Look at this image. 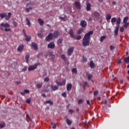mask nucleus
Instances as JSON below:
<instances>
[{
  "label": "nucleus",
  "instance_id": "nucleus-57",
  "mask_svg": "<svg viewBox=\"0 0 129 129\" xmlns=\"http://www.w3.org/2000/svg\"><path fill=\"white\" fill-rule=\"evenodd\" d=\"M120 31L121 33H122L124 31V29L123 28V27L120 28Z\"/></svg>",
  "mask_w": 129,
  "mask_h": 129
},
{
  "label": "nucleus",
  "instance_id": "nucleus-6",
  "mask_svg": "<svg viewBox=\"0 0 129 129\" xmlns=\"http://www.w3.org/2000/svg\"><path fill=\"white\" fill-rule=\"evenodd\" d=\"M80 25L82 26V28H85L87 26V22L85 20H81Z\"/></svg>",
  "mask_w": 129,
  "mask_h": 129
},
{
  "label": "nucleus",
  "instance_id": "nucleus-47",
  "mask_svg": "<svg viewBox=\"0 0 129 129\" xmlns=\"http://www.w3.org/2000/svg\"><path fill=\"white\" fill-rule=\"evenodd\" d=\"M26 11L27 13H29L30 12V10H32V8L30 7L29 8H26Z\"/></svg>",
  "mask_w": 129,
  "mask_h": 129
},
{
  "label": "nucleus",
  "instance_id": "nucleus-28",
  "mask_svg": "<svg viewBox=\"0 0 129 129\" xmlns=\"http://www.w3.org/2000/svg\"><path fill=\"white\" fill-rule=\"evenodd\" d=\"M124 62L126 63V64L128 63L129 62V56H127V57H125L124 58Z\"/></svg>",
  "mask_w": 129,
  "mask_h": 129
},
{
  "label": "nucleus",
  "instance_id": "nucleus-4",
  "mask_svg": "<svg viewBox=\"0 0 129 129\" xmlns=\"http://www.w3.org/2000/svg\"><path fill=\"white\" fill-rule=\"evenodd\" d=\"M22 33H23V34L24 36V37H26L25 41L26 42H30V41H31V39H32V37H31V36H28V35H27V34H26V32L25 31V29H23Z\"/></svg>",
  "mask_w": 129,
  "mask_h": 129
},
{
  "label": "nucleus",
  "instance_id": "nucleus-26",
  "mask_svg": "<svg viewBox=\"0 0 129 129\" xmlns=\"http://www.w3.org/2000/svg\"><path fill=\"white\" fill-rule=\"evenodd\" d=\"M66 122L69 125H71V124H72V121L68 118L67 119Z\"/></svg>",
  "mask_w": 129,
  "mask_h": 129
},
{
  "label": "nucleus",
  "instance_id": "nucleus-49",
  "mask_svg": "<svg viewBox=\"0 0 129 129\" xmlns=\"http://www.w3.org/2000/svg\"><path fill=\"white\" fill-rule=\"evenodd\" d=\"M43 55V52H40L38 55H37V58H40L41 56Z\"/></svg>",
  "mask_w": 129,
  "mask_h": 129
},
{
  "label": "nucleus",
  "instance_id": "nucleus-19",
  "mask_svg": "<svg viewBox=\"0 0 129 129\" xmlns=\"http://www.w3.org/2000/svg\"><path fill=\"white\" fill-rule=\"evenodd\" d=\"M59 19H60V20H62L63 22H66V21H67V16L64 15V17H59Z\"/></svg>",
  "mask_w": 129,
  "mask_h": 129
},
{
  "label": "nucleus",
  "instance_id": "nucleus-13",
  "mask_svg": "<svg viewBox=\"0 0 129 129\" xmlns=\"http://www.w3.org/2000/svg\"><path fill=\"white\" fill-rule=\"evenodd\" d=\"M23 49H24V45L21 44L20 45H19L17 48V51L18 52H22V51H23Z\"/></svg>",
  "mask_w": 129,
  "mask_h": 129
},
{
  "label": "nucleus",
  "instance_id": "nucleus-36",
  "mask_svg": "<svg viewBox=\"0 0 129 129\" xmlns=\"http://www.w3.org/2000/svg\"><path fill=\"white\" fill-rule=\"evenodd\" d=\"M49 57H51L52 60H54V59H55V55L52 54V53H50L48 54Z\"/></svg>",
  "mask_w": 129,
  "mask_h": 129
},
{
  "label": "nucleus",
  "instance_id": "nucleus-31",
  "mask_svg": "<svg viewBox=\"0 0 129 129\" xmlns=\"http://www.w3.org/2000/svg\"><path fill=\"white\" fill-rule=\"evenodd\" d=\"M86 76H87L88 80H91V78H92V75H90L89 74H87L86 75Z\"/></svg>",
  "mask_w": 129,
  "mask_h": 129
},
{
  "label": "nucleus",
  "instance_id": "nucleus-8",
  "mask_svg": "<svg viewBox=\"0 0 129 129\" xmlns=\"http://www.w3.org/2000/svg\"><path fill=\"white\" fill-rule=\"evenodd\" d=\"M55 82L59 86H63V85H65V84H66V80H63L62 82H58V81H56Z\"/></svg>",
  "mask_w": 129,
  "mask_h": 129
},
{
  "label": "nucleus",
  "instance_id": "nucleus-17",
  "mask_svg": "<svg viewBox=\"0 0 129 129\" xmlns=\"http://www.w3.org/2000/svg\"><path fill=\"white\" fill-rule=\"evenodd\" d=\"M119 29V27L116 26L115 30L114 31L115 36H117V35L118 34Z\"/></svg>",
  "mask_w": 129,
  "mask_h": 129
},
{
  "label": "nucleus",
  "instance_id": "nucleus-53",
  "mask_svg": "<svg viewBox=\"0 0 129 129\" xmlns=\"http://www.w3.org/2000/svg\"><path fill=\"white\" fill-rule=\"evenodd\" d=\"M82 102H83V100L82 99H80L78 102V104H81V103H82Z\"/></svg>",
  "mask_w": 129,
  "mask_h": 129
},
{
  "label": "nucleus",
  "instance_id": "nucleus-62",
  "mask_svg": "<svg viewBox=\"0 0 129 129\" xmlns=\"http://www.w3.org/2000/svg\"><path fill=\"white\" fill-rule=\"evenodd\" d=\"M56 124L54 123V124L52 126V128L55 129V128H56Z\"/></svg>",
  "mask_w": 129,
  "mask_h": 129
},
{
  "label": "nucleus",
  "instance_id": "nucleus-48",
  "mask_svg": "<svg viewBox=\"0 0 129 129\" xmlns=\"http://www.w3.org/2000/svg\"><path fill=\"white\" fill-rule=\"evenodd\" d=\"M5 126H6V124L5 123H4L2 124H0V128H3V127H5Z\"/></svg>",
  "mask_w": 129,
  "mask_h": 129
},
{
  "label": "nucleus",
  "instance_id": "nucleus-60",
  "mask_svg": "<svg viewBox=\"0 0 129 129\" xmlns=\"http://www.w3.org/2000/svg\"><path fill=\"white\" fill-rule=\"evenodd\" d=\"M23 71H27V67H25L23 69H22Z\"/></svg>",
  "mask_w": 129,
  "mask_h": 129
},
{
  "label": "nucleus",
  "instance_id": "nucleus-34",
  "mask_svg": "<svg viewBox=\"0 0 129 129\" xmlns=\"http://www.w3.org/2000/svg\"><path fill=\"white\" fill-rule=\"evenodd\" d=\"M94 16L95 18L98 19V18H99V13H98V12H95Z\"/></svg>",
  "mask_w": 129,
  "mask_h": 129
},
{
  "label": "nucleus",
  "instance_id": "nucleus-23",
  "mask_svg": "<svg viewBox=\"0 0 129 129\" xmlns=\"http://www.w3.org/2000/svg\"><path fill=\"white\" fill-rule=\"evenodd\" d=\"M33 47L34 50H35V51H38V45H37V44L33 43Z\"/></svg>",
  "mask_w": 129,
  "mask_h": 129
},
{
  "label": "nucleus",
  "instance_id": "nucleus-14",
  "mask_svg": "<svg viewBox=\"0 0 129 129\" xmlns=\"http://www.w3.org/2000/svg\"><path fill=\"white\" fill-rule=\"evenodd\" d=\"M69 34L70 35L72 38H75V36H74V32L72 29H70L69 31Z\"/></svg>",
  "mask_w": 129,
  "mask_h": 129
},
{
  "label": "nucleus",
  "instance_id": "nucleus-42",
  "mask_svg": "<svg viewBox=\"0 0 129 129\" xmlns=\"http://www.w3.org/2000/svg\"><path fill=\"white\" fill-rule=\"evenodd\" d=\"M61 58L64 61H66V56H65V55H64V54H61Z\"/></svg>",
  "mask_w": 129,
  "mask_h": 129
},
{
  "label": "nucleus",
  "instance_id": "nucleus-41",
  "mask_svg": "<svg viewBox=\"0 0 129 129\" xmlns=\"http://www.w3.org/2000/svg\"><path fill=\"white\" fill-rule=\"evenodd\" d=\"M87 85H88V83H87V82H84V89H85V88H86V86H87Z\"/></svg>",
  "mask_w": 129,
  "mask_h": 129
},
{
  "label": "nucleus",
  "instance_id": "nucleus-18",
  "mask_svg": "<svg viewBox=\"0 0 129 129\" xmlns=\"http://www.w3.org/2000/svg\"><path fill=\"white\" fill-rule=\"evenodd\" d=\"M38 21L39 22V23L40 26H43L44 25V21L42 20L41 18H38Z\"/></svg>",
  "mask_w": 129,
  "mask_h": 129
},
{
  "label": "nucleus",
  "instance_id": "nucleus-11",
  "mask_svg": "<svg viewBox=\"0 0 129 129\" xmlns=\"http://www.w3.org/2000/svg\"><path fill=\"white\" fill-rule=\"evenodd\" d=\"M75 7H76V9L78 10H80L81 9V5L79 2H76L75 4Z\"/></svg>",
  "mask_w": 129,
  "mask_h": 129
},
{
  "label": "nucleus",
  "instance_id": "nucleus-55",
  "mask_svg": "<svg viewBox=\"0 0 129 129\" xmlns=\"http://www.w3.org/2000/svg\"><path fill=\"white\" fill-rule=\"evenodd\" d=\"M29 92H30V91L29 90H27V89H25L24 90V93H29Z\"/></svg>",
  "mask_w": 129,
  "mask_h": 129
},
{
  "label": "nucleus",
  "instance_id": "nucleus-37",
  "mask_svg": "<svg viewBox=\"0 0 129 129\" xmlns=\"http://www.w3.org/2000/svg\"><path fill=\"white\" fill-rule=\"evenodd\" d=\"M45 103L50 104V105H53V103L51 100L46 101Z\"/></svg>",
  "mask_w": 129,
  "mask_h": 129
},
{
  "label": "nucleus",
  "instance_id": "nucleus-35",
  "mask_svg": "<svg viewBox=\"0 0 129 129\" xmlns=\"http://www.w3.org/2000/svg\"><path fill=\"white\" fill-rule=\"evenodd\" d=\"M127 20H128V17H125L123 19V23H124V24H126V23H127Z\"/></svg>",
  "mask_w": 129,
  "mask_h": 129
},
{
  "label": "nucleus",
  "instance_id": "nucleus-45",
  "mask_svg": "<svg viewBox=\"0 0 129 129\" xmlns=\"http://www.w3.org/2000/svg\"><path fill=\"white\" fill-rule=\"evenodd\" d=\"M49 80H50V79H49V78L46 77V78L44 79V81L45 82H49Z\"/></svg>",
  "mask_w": 129,
  "mask_h": 129
},
{
  "label": "nucleus",
  "instance_id": "nucleus-25",
  "mask_svg": "<svg viewBox=\"0 0 129 129\" xmlns=\"http://www.w3.org/2000/svg\"><path fill=\"white\" fill-rule=\"evenodd\" d=\"M62 42H63V38H59L57 41V43L58 45H60V44H62Z\"/></svg>",
  "mask_w": 129,
  "mask_h": 129
},
{
  "label": "nucleus",
  "instance_id": "nucleus-51",
  "mask_svg": "<svg viewBox=\"0 0 129 129\" xmlns=\"http://www.w3.org/2000/svg\"><path fill=\"white\" fill-rule=\"evenodd\" d=\"M76 40H81V36L80 35H78L76 38Z\"/></svg>",
  "mask_w": 129,
  "mask_h": 129
},
{
  "label": "nucleus",
  "instance_id": "nucleus-38",
  "mask_svg": "<svg viewBox=\"0 0 129 129\" xmlns=\"http://www.w3.org/2000/svg\"><path fill=\"white\" fill-rule=\"evenodd\" d=\"M26 22H27V25L30 27L31 26V23L30 22V20L28 18H26Z\"/></svg>",
  "mask_w": 129,
  "mask_h": 129
},
{
  "label": "nucleus",
  "instance_id": "nucleus-64",
  "mask_svg": "<svg viewBox=\"0 0 129 129\" xmlns=\"http://www.w3.org/2000/svg\"><path fill=\"white\" fill-rule=\"evenodd\" d=\"M42 96H43V97H45V98H46V94H42Z\"/></svg>",
  "mask_w": 129,
  "mask_h": 129
},
{
  "label": "nucleus",
  "instance_id": "nucleus-21",
  "mask_svg": "<svg viewBox=\"0 0 129 129\" xmlns=\"http://www.w3.org/2000/svg\"><path fill=\"white\" fill-rule=\"evenodd\" d=\"M84 29L82 28H81L80 29H79L77 31V35H80V34H81V33H82V32H83Z\"/></svg>",
  "mask_w": 129,
  "mask_h": 129
},
{
  "label": "nucleus",
  "instance_id": "nucleus-56",
  "mask_svg": "<svg viewBox=\"0 0 129 129\" xmlns=\"http://www.w3.org/2000/svg\"><path fill=\"white\" fill-rule=\"evenodd\" d=\"M26 103H30L31 102V99H28L27 100H26Z\"/></svg>",
  "mask_w": 129,
  "mask_h": 129
},
{
  "label": "nucleus",
  "instance_id": "nucleus-29",
  "mask_svg": "<svg viewBox=\"0 0 129 129\" xmlns=\"http://www.w3.org/2000/svg\"><path fill=\"white\" fill-rule=\"evenodd\" d=\"M90 8H91V5L89 3L87 5L86 10L87 11H90Z\"/></svg>",
  "mask_w": 129,
  "mask_h": 129
},
{
  "label": "nucleus",
  "instance_id": "nucleus-24",
  "mask_svg": "<svg viewBox=\"0 0 129 129\" xmlns=\"http://www.w3.org/2000/svg\"><path fill=\"white\" fill-rule=\"evenodd\" d=\"M90 67H91V69L94 68L95 67V64L93 62V61H91L90 62Z\"/></svg>",
  "mask_w": 129,
  "mask_h": 129
},
{
  "label": "nucleus",
  "instance_id": "nucleus-3",
  "mask_svg": "<svg viewBox=\"0 0 129 129\" xmlns=\"http://www.w3.org/2000/svg\"><path fill=\"white\" fill-rule=\"evenodd\" d=\"M12 17V13H8V15H7L6 13H1L0 14V18L1 19H4V18H5V19L7 21H9L11 19V17Z\"/></svg>",
  "mask_w": 129,
  "mask_h": 129
},
{
  "label": "nucleus",
  "instance_id": "nucleus-7",
  "mask_svg": "<svg viewBox=\"0 0 129 129\" xmlns=\"http://www.w3.org/2000/svg\"><path fill=\"white\" fill-rule=\"evenodd\" d=\"M60 36V32L58 31V30H54L53 33H52V36L54 38H58Z\"/></svg>",
  "mask_w": 129,
  "mask_h": 129
},
{
  "label": "nucleus",
  "instance_id": "nucleus-59",
  "mask_svg": "<svg viewBox=\"0 0 129 129\" xmlns=\"http://www.w3.org/2000/svg\"><path fill=\"white\" fill-rule=\"evenodd\" d=\"M20 94H21V95H22L23 96H24V95H25V94H26V93H25V91H24V92H21L20 93Z\"/></svg>",
  "mask_w": 129,
  "mask_h": 129
},
{
  "label": "nucleus",
  "instance_id": "nucleus-54",
  "mask_svg": "<svg viewBox=\"0 0 129 129\" xmlns=\"http://www.w3.org/2000/svg\"><path fill=\"white\" fill-rule=\"evenodd\" d=\"M98 94V92L97 91H95L94 92V96L97 95Z\"/></svg>",
  "mask_w": 129,
  "mask_h": 129
},
{
  "label": "nucleus",
  "instance_id": "nucleus-5",
  "mask_svg": "<svg viewBox=\"0 0 129 129\" xmlns=\"http://www.w3.org/2000/svg\"><path fill=\"white\" fill-rule=\"evenodd\" d=\"M53 34L52 33H50L45 38V40L46 41V42H50V41L53 40Z\"/></svg>",
  "mask_w": 129,
  "mask_h": 129
},
{
  "label": "nucleus",
  "instance_id": "nucleus-52",
  "mask_svg": "<svg viewBox=\"0 0 129 129\" xmlns=\"http://www.w3.org/2000/svg\"><path fill=\"white\" fill-rule=\"evenodd\" d=\"M33 70V66H31L28 68V71H32Z\"/></svg>",
  "mask_w": 129,
  "mask_h": 129
},
{
  "label": "nucleus",
  "instance_id": "nucleus-30",
  "mask_svg": "<svg viewBox=\"0 0 129 129\" xmlns=\"http://www.w3.org/2000/svg\"><path fill=\"white\" fill-rule=\"evenodd\" d=\"M115 22H116V18L115 17H113L111 19V24H112V25H113L114 23H115Z\"/></svg>",
  "mask_w": 129,
  "mask_h": 129
},
{
  "label": "nucleus",
  "instance_id": "nucleus-46",
  "mask_svg": "<svg viewBox=\"0 0 129 129\" xmlns=\"http://www.w3.org/2000/svg\"><path fill=\"white\" fill-rule=\"evenodd\" d=\"M83 62H87V58L83 56L82 59Z\"/></svg>",
  "mask_w": 129,
  "mask_h": 129
},
{
  "label": "nucleus",
  "instance_id": "nucleus-12",
  "mask_svg": "<svg viewBox=\"0 0 129 129\" xmlns=\"http://www.w3.org/2000/svg\"><path fill=\"white\" fill-rule=\"evenodd\" d=\"M50 87L52 91H55V90H58V89H59V87L55 85H51Z\"/></svg>",
  "mask_w": 129,
  "mask_h": 129
},
{
  "label": "nucleus",
  "instance_id": "nucleus-33",
  "mask_svg": "<svg viewBox=\"0 0 129 129\" xmlns=\"http://www.w3.org/2000/svg\"><path fill=\"white\" fill-rule=\"evenodd\" d=\"M39 65H40V63H37L34 64L33 66V70H35V69H36V68H37V67L38 66H39Z\"/></svg>",
  "mask_w": 129,
  "mask_h": 129
},
{
  "label": "nucleus",
  "instance_id": "nucleus-61",
  "mask_svg": "<svg viewBox=\"0 0 129 129\" xmlns=\"http://www.w3.org/2000/svg\"><path fill=\"white\" fill-rule=\"evenodd\" d=\"M69 112H71V113H73V112H74V110H73L72 109H70Z\"/></svg>",
  "mask_w": 129,
  "mask_h": 129
},
{
  "label": "nucleus",
  "instance_id": "nucleus-58",
  "mask_svg": "<svg viewBox=\"0 0 129 129\" xmlns=\"http://www.w3.org/2000/svg\"><path fill=\"white\" fill-rule=\"evenodd\" d=\"M110 49L111 51H112V50H113L114 49V47L113 46L111 45L110 46Z\"/></svg>",
  "mask_w": 129,
  "mask_h": 129
},
{
  "label": "nucleus",
  "instance_id": "nucleus-16",
  "mask_svg": "<svg viewBox=\"0 0 129 129\" xmlns=\"http://www.w3.org/2000/svg\"><path fill=\"white\" fill-rule=\"evenodd\" d=\"M116 22V27H118L119 28V27H120L119 25H120V23L121 22V20H120V18H117Z\"/></svg>",
  "mask_w": 129,
  "mask_h": 129
},
{
  "label": "nucleus",
  "instance_id": "nucleus-15",
  "mask_svg": "<svg viewBox=\"0 0 129 129\" xmlns=\"http://www.w3.org/2000/svg\"><path fill=\"white\" fill-rule=\"evenodd\" d=\"M72 89V84H68L67 86V90L68 91H70Z\"/></svg>",
  "mask_w": 129,
  "mask_h": 129
},
{
  "label": "nucleus",
  "instance_id": "nucleus-20",
  "mask_svg": "<svg viewBox=\"0 0 129 129\" xmlns=\"http://www.w3.org/2000/svg\"><path fill=\"white\" fill-rule=\"evenodd\" d=\"M111 19V15L110 14H107L106 16V20L107 22L108 21H110V20Z\"/></svg>",
  "mask_w": 129,
  "mask_h": 129
},
{
  "label": "nucleus",
  "instance_id": "nucleus-63",
  "mask_svg": "<svg viewBox=\"0 0 129 129\" xmlns=\"http://www.w3.org/2000/svg\"><path fill=\"white\" fill-rule=\"evenodd\" d=\"M87 104H88V105H90V101L87 100Z\"/></svg>",
  "mask_w": 129,
  "mask_h": 129
},
{
  "label": "nucleus",
  "instance_id": "nucleus-43",
  "mask_svg": "<svg viewBox=\"0 0 129 129\" xmlns=\"http://www.w3.org/2000/svg\"><path fill=\"white\" fill-rule=\"evenodd\" d=\"M128 26H129V22H127L125 23V24L123 25V27L126 29V28H127Z\"/></svg>",
  "mask_w": 129,
  "mask_h": 129
},
{
  "label": "nucleus",
  "instance_id": "nucleus-27",
  "mask_svg": "<svg viewBox=\"0 0 129 129\" xmlns=\"http://www.w3.org/2000/svg\"><path fill=\"white\" fill-rule=\"evenodd\" d=\"M42 86H43V83H39L36 85V87L37 88H41Z\"/></svg>",
  "mask_w": 129,
  "mask_h": 129
},
{
  "label": "nucleus",
  "instance_id": "nucleus-2",
  "mask_svg": "<svg viewBox=\"0 0 129 129\" xmlns=\"http://www.w3.org/2000/svg\"><path fill=\"white\" fill-rule=\"evenodd\" d=\"M1 31H5V32H10L11 30L10 28V24L8 23H2L0 25Z\"/></svg>",
  "mask_w": 129,
  "mask_h": 129
},
{
  "label": "nucleus",
  "instance_id": "nucleus-40",
  "mask_svg": "<svg viewBox=\"0 0 129 129\" xmlns=\"http://www.w3.org/2000/svg\"><path fill=\"white\" fill-rule=\"evenodd\" d=\"M12 24H13L14 28H16L18 25V23L15 20L13 21Z\"/></svg>",
  "mask_w": 129,
  "mask_h": 129
},
{
  "label": "nucleus",
  "instance_id": "nucleus-1",
  "mask_svg": "<svg viewBox=\"0 0 129 129\" xmlns=\"http://www.w3.org/2000/svg\"><path fill=\"white\" fill-rule=\"evenodd\" d=\"M91 35H93V31H89L84 36L82 42V45L84 47H87V46H89L91 39L90 36H91Z\"/></svg>",
  "mask_w": 129,
  "mask_h": 129
},
{
  "label": "nucleus",
  "instance_id": "nucleus-9",
  "mask_svg": "<svg viewBox=\"0 0 129 129\" xmlns=\"http://www.w3.org/2000/svg\"><path fill=\"white\" fill-rule=\"evenodd\" d=\"M47 48H49V49H54V48H55V43H54V42H50L48 44Z\"/></svg>",
  "mask_w": 129,
  "mask_h": 129
},
{
  "label": "nucleus",
  "instance_id": "nucleus-39",
  "mask_svg": "<svg viewBox=\"0 0 129 129\" xmlns=\"http://www.w3.org/2000/svg\"><path fill=\"white\" fill-rule=\"evenodd\" d=\"M72 72L73 73H75V74H77V69L76 68H74L72 70Z\"/></svg>",
  "mask_w": 129,
  "mask_h": 129
},
{
  "label": "nucleus",
  "instance_id": "nucleus-32",
  "mask_svg": "<svg viewBox=\"0 0 129 129\" xmlns=\"http://www.w3.org/2000/svg\"><path fill=\"white\" fill-rule=\"evenodd\" d=\"M105 39H106V36L104 35L101 36L100 38V42H103V41L105 40Z\"/></svg>",
  "mask_w": 129,
  "mask_h": 129
},
{
  "label": "nucleus",
  "instance_id": "nucleus-44",
  "mask_svg": "<svg viewBox=\"0 0 129 129\" xmlns=\"http://www.w3.org/2000/svg\"><path fill=\"white\" fill-rule=\"evenodd\" d=\"M37 35H38V37L40 38V39H42V38H43V37H44V35L42 33H38Z\"/></svg>",
  "mask_w": 129,
  "mask_h": 129
},
{
  "label": "nucleus",
  "instance_id": "nucleus-10",
  "mask_svg": "<svg viewBox=\"0 0 129 129\" xmlns=\"http://www.w3.org/2000/svg\"><path fill=\"white\" fill-rule=\"evenodd\" d=\"M74 51V47H71L68 50V56H71L73 51Z\"/></svg>",
  "mask_w": 129,
  "mask_h": 129
},
{
  "label": "nucleus",
  "instance_id": "nucleus-50",
  "mask_svg": "<svg viewBox=\"0 0 129 129\" xmlns=\"http://www.w3.org/2000/svg\"><path fill=\"white\" fill-rule=\"evenodd\" d=\"M62 96H63V97H67V94H66V92L62 93L61 94Z\"/></svg>",
  "mask_w": 129,
  "mask_h": 129
},
{
  "label": "nucleus",
  "instance_id": "nucleus-22",
  "mask_svg": "<svg viewBox=\"0 0 129 129\" xmlns=\"http://www.w3.org/2000/svg\"><path fill=\"white\" fill-rule=\"evenodd\" d=\"M29 59H30V55L26 54L25 55V59L26 60V63H29Z\"/></svg>",
  "mask_w": 129,
  "mask_h": 129
}]
</instances>
